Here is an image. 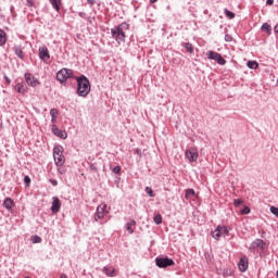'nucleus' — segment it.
Segmentation results:
<instances>
[{"label":"nucleus","instance_id":"1","mask_svg":"<svg viewBox=\"0 0 278 278\" xmlns=\"http://www.w3.org/2000/svg\"><path fill=\"white\" fill-rule=\"evenodd\" d=\"M74 79L77 83L76 94L83 98L88 97L91 90L90 80L88 79V77H86L85 75H80V76L74 77Z\"/></svg>","mask_w":278,"mask_h":278},{"label":"nucleus","instance_id":"2","mask_svg":"<svg viewBox=\"0 0 278 278\" xmlns=\"http://www.w3.org/2000/svg\"><path fill=\"white\" fill-rule=\"evenodd\" d=\"M129 29V24L124 22L114 28L111 29V35L112 38L117 42V45H122V42H125L127 35L125 31H128Z\"/></svg>","mask_w":278,"mask_h":278},{"label":"nucleus","instance_id":"3","mask_svg":"<svg viewBox=\"0 0 278 278\" xmlns=\"http://www.w3.org/2000/svg\"><path fill=\"white\" fill-rule=\"evenodd\" d=\"M108 214H110V211H108V204H100L97 207V211L93 216L94 223H99L100 225H105L110 218H108Z\"/></svg>","mask_w":278,"mask_h":278},{"label":"nucleus","instance_id":"4","mask_svg":"<svg viewBox=\"0 0 278 278\" xmlns=\"http://www.w3.org/2000/svg\"><path fill=\"white\" fill-rule=\"evenodd\" d=\"M75 73L71 68L63 67L56 73V81H60L62 86H66L68 79H75Z\"/></svg>","mask_w":278,"mask_h":278},{"label":"nucleus","instance_id":"5","mask_svg":"<svg viewBox=\"0 0 278 278\" xmlns=\"http://www.w3.org/2000/svg\"><path fill=\"white\" fill-rule=\"evenodd\" d=\"M53 157L56 166H64L66 159L64 157V148L62 146H55L53 148Z\"/></svg>","mask_w":278,"mask_h":278},{"label":"nucleus","instance_id":"6","mask_svg":"<svg viewBox=\"0 0 278 278\" xmlns=\"http://www.w3.org/2000/svg\"><path fill=\"white\" fill-rule=\"evenodd\" d=\"M229 231H231V227L218 225L216 229L211 232V236L214 240H220V238L229 236Z\"/></svg>","mask_w":278,"mask_h":278},{"label":"nucleus","instance_id":"7","mask_svg":"<svg viewBox=\"0 0 278 278\" xmlns=\"http://www.w3.org/2000/svg\"><path fill=\"white\" fill-rule=\"evenodd\" d=\"M24 79L29 88H38V86L41 84L40 79H38L36 76H34V74L29 72L24 74Z\"/></svg>","mask_w":278,"mask_h":278},{"label":"nucleus","instance_id":"8","mask_svg":"<svg viewBox=\"0 0 278 278\" xmlns=\"http://www.w3.org/2000/svg\"><path fill=\"white\" fill-rule=\"evenodd\" d=\"M206 58L208 60H214L215 62H217V64H219V66H225V64H227V60H225L223 55H220V53L214 52L212 50L206 52Z\"/></svg>","mask_w":278,"mask_h":278},{"label":"nucleus","instance_id":"9","mask_svg":"<svg viewBox=\"0 0 278 278\" xmlns=\"http://www.w3.org/2000/svg\"><path fill=\"white\" fill-rule=\"evenodd\" d=\"M155 264L159 268H168V266H175V261H173V258H169L168 256L156 257Z\"/></svg>","mask_w":278,"mask_h":278},{"label":"nucleus","instance_id":"10","mask_svg":"<svg viewBox=\"0 0 278 278\" xmlns=\"http://www.w3.org/2000/svg\"><path fill=\"white\" fill-rule=\"evenodd\" d=\"M185 156L189 162H197L199 160V150L197 148H190L185 151Z\"/></svg>","mask_w":278,"mask_h":278},{"label":"nucleus","instance_id":"11","mask_svg":"<svg viewBox=\"0 0 278 278\" xmlns=\"http://www.w3.org/2000/svg\"><path fill=\"white\" fill-rule=\"evenodd\" d=\"M264 247H266V242H264V240L262 239H256L251 243L249 251L251 253H255L257 249H261V251H264Z\"/></svg>","mask_w":278,"mask_h":278},{"label":"nucleus","instance_id":"12","mask_svg":"<svg viewBox=\"0 0 278 278\" xmlns=\"http://www.w3.org/2000/svg\"><path fill=\"white\" fill-rule=\"evenodd\" d=\"M39 60H41V62H45V64H47V62L51 60V54L49 53V48H47V46L39 48Z\"/></svg>","mask_w":278,"mask_h":278},{"label":"nucleus","instance_id":"13","mask_svg":"<svg viewBox=\"0 0 278 278\" xmlns=\"http://www.w3.org/2000/svg\"><path fill=\"white\" fill-rule=\"evenodd\" d=\"M62 207V202L60 201V198L53 197L52 198V205H51V212L52 214H58Z\"/></svg>","mask_w":278,"mask_h":278},{"label":"nucleus","instance_id":"14","mask_svg":"<svg viewBox=\"0 0 278 278\" xmlns=\"http://www.w3.org/2000/svg\"><path fill=\"white\" fill-rule=\"evenodd\" d=\"M238 268L241 273H247V270H249V258L247 256L240 258Z\"/></svg>","mask_w":278,"mask_h":278},{"label":"nucleus","instance_id":"15","mask_svg":"<svg viewBox=\"0 0 278 278\" xmlns=\"http://www.w3.org/2000/svg\"><path fill=\"white\" fill-rule=\"evenodd\" d=\"M52 134H54V136H58V138H61L62 140H66L67 138L66 131L58 128L55 124L52 125Z\"/></svg>","mask_w":278,"mask_h":278},{"label":"nucleus","instance_id":"16","mask_svg":"<svg viewBox=\"0 0 278 278\" xmlns=\"http://www.w3.org/2000/svg\"><path fill=\"white\" fill-rule=\"evenodd\" d=\"M15 205L16 204L14 203V200H12V198H5L2 203V207H4V210H7L8 212H12Z\"/></svg>","mask_w":278,"mask_h":278},{"label":"nucleus","instance_id":"17","mask_svg":"<svg viewBox=\"0 0 278 278\" xmlns=\"http://www.w3.org/2000/svg\"><path fill=\"white\" fill-rule=\"evenodd\" d=\"M102 273H104L106 277H116L118 275V273L116 271V268L112 266H104L102 268Z\"/></svg>","mask_w":278,"mask_h":278},{"label":"nucleus","instance_id":"18","mask_svg":"<svg viewBox=\"0 0 278 278\" xmlns=\"http://www.w3.org/2000/svg\"><path fill=\"white\" fill-rule=\"evenodd\" d=\"M13 51H14L15 55H17V58L20 60H25V52H23V47L14 46L13 47Z\"/></svg>","mask_w":278,"mask_h":278},{"label":"nucleus","instance_id":"19","mask_svg":"<svg viewBox=\"0 0 278 278\" xmlns=\"http://www.w3.org/2000/svg\"><path fill=\"white\" fill-rule=\"evenodd\" d=\"M15 90L20 94H25V92H27V86H25V83H17L15 85Z\"/></svg>","mask_w":278,"mask_h":278},{"label":"nucleus","instance_id":"20","mask_svg":"<svg viewBox=\"0 0 278 278\" xmlns=\"http://www.w3.org/2000/svg\"><path fill=\"white\" fill-rule=\"evenodd\" d=\"M49 2L55 12H60L62 8V0H49Z\"/></svg>","mask_w":278,"mask_h":278},{"label":"nucleus","instance_id":"21","mask_svg":"<svg viewBox=\"0 0 278 278\" xmlns=\"http://www.w3.org/2000/svg\"><path fill=\"white\" fill-rule=\"evenodd\" d=\"M8 42V34L0 28V47H3Z\"/></svg>","mask_w":278,"mask_h":278},{"label":"nucleus","instance_id":"22","mask_svg":"<svg viewBox=\"0 0 278 278\" xmlns=\"http://www.w3.org/2000/svg\"><path fill=\"white\" fill-rule=\"evenodd\" d=\"M181 47H184L187 53H194V46L191 42H182Z\"/></svg>","mask_w":278,"mask_h":278},{"label":"nucleus","instance_id":"23","mask_svg":"<svg viewBox=\"0 0 278 278\" xmlns=\"http://www.w3.org/2000/svg\"><path fill=\"white\" fill-rule=\"evenodd\" d=\"M134 227H136V219H131L126 224V230L128 233H134Z\"/></svg>","mask_w":278,"mask_h":278},{"label":"nucleus","instance_id":"24","mask_svg":"<svg viewBox=\"0 0 278 278\" xmlns=\"http://www.w3.org/2000/svg\"><path fill=\"white\" fill-rule=\"evenodd\" d=\"M262 31H265V34H267L268 36H270V34H273V28L270 27V24L268 23H264L261 27Z\"/></svg>","mask_w":278,"mask_h":278},{"label":"nucleus","instance_id":"25","mask_svg":"<svg viewBox=\"0 0 278 278\" xmlns=\"http://www.w3.org/2000/svg\"><path fill=\"white\" fill-rule=\"evenodd\" d=\"M248 68H252V70H257L260 64L257 63V61H248L247 63Z\"/></svg>","mask_w":278,"mask_h":278},{"label":"nucleus","instance_id":"26","mask_svg":"<svg viewBox=\"0 0 278 278\" xmlns=\"http://www.w3.org/2000/svg\"><path fill=\"white\" fill-rule=\"evenodd\" d=\"M197 192H194V189H188L185 193V199H192V197H195Z\"/></svg>","mask_w":278,"mask_h":278},{"label":"nucleus","instance_id":"27","mask_svg":"<svg viewBox=\"0 0 278 278\" xmlns=\"http://www.w3.org/2000/svg\"><path fill=\"white\" fill-rule=\"evenodd\" d=\"M224 14H225V16H226L227 18H230V20L236 18V13L229 11L228 9H225V10H224Z\"/></svg>","mask_w":278,"mask_h":278},{"label":"nucleus","instance_id":"28","mask_svg":"<svg viewBox=\"0 0 278 278\" xmlns=\"http://www.w3.org/2000/svg\"><path fill=\"white\" fill-rule=\"evenodd\" d=\"M60 112L58 111V109H51L50 110V116L51 118H58Z\"/></svg>","mask_w":278,"mask_h":278},{"label":"nucleus","instance_id":"29","mask_svg":"<svg viewBox=\"0 0 278 278\" xmlns=\"http://www.w3.org/2000/svg\"><path fill=\"white\" fill-rule=\"evenodd\" d=\"M155 225H162V215L156 214L153 218Z\"/></svg>","mask_w":278,"mask_h":278},{"label":"nucleus","instance_id":"30","mask_svg":"<svg viewBox=\"0 0 278 278\" xmlns=\"http://www.w3.org/2000/svg\"><path fill=\"white\" fill-rule=\"evenodd\" d=\"M242 203H244V201H242V199H235L233 200L235 207H240V205H242Z\"/></svg>","mask_w":278,"mask_h":278},{"label":"nucleus","instance_id":"31","mask_svg":"<svg viewBox=\"0 0 278 278\" xmlns=\"http://www.w3.org/2000/svg\"><path fill=\"white\" fill-rule=\"evenodd\" d=\"M240 214L242 215L251 214V208L249 206H244L243 210L240 211Z\"/></svg>","mask_w":278,"mask_h":278},{"label":"nucleus","instance_id":"32","mask_svg":"<svg viewBox=\"0 0 278 278\" xmlns=\"http://www.w3.org/2000/svg\"><path fill=\"white\" fill-rule=\"evenodd\" d=\"M27 8H36V1L34 0H26Z\"/></svg>","mask_w":278,"mask_h":278},{"label":"nucleus","instance_id":"33","mask_svg":"<svg viewBox=\"0 0 278 278\" xmlns=\"http://www.w3.org/2000/svg\"><path fill=\"white\" fill-rule=\"evenodd\" d=\"M24 184H25V186L29 187L31 185V178H29V176H25Z\"/></svg>","mask_w":278,"mask_h":278},{"label":"nucleus","instance_id":"34","mask_svg":"<svg viewBox=\"0 0 278 278\" xmlns=\"http://www.w3.org/2000/svg\"><path fill=\"white\" fill-rule=\"evenodd\" d=\"M146 192L152 198L155 197V193H153V189H151V187H146Z\"/></svg>","mask_w":278,"mask_h":278},{"label":"nucleus","instance_id":"35","mask_svg":"<svg viewBox=\"0 0 278 278\" xmlns=\"http://www.w3.org/2000/svg\"><path fill=\"white\" fill-rule=\"evenodd\" d=\"M33 242L34 244H40V242H42V238H40L39 236H35Z\"/></svg>","mask_w":278,"mask_h":278},{"label":"nucleus","instance_id":"36","mask_svg":"<svg viewBox=\"0 0 278 278\" xmlns=\"http://www.w3.org/2000/svg\"><path fill=\"white\" fill-rule=\"evenodd\" d=\"M112 173H114V175H121V166H115L113 169H112Z\"/></svg>","mask_w":278,"mask_h":278},{"label":"nucleus","instance_id":"37","mask_svg":"<svg viewBox=\"0 0 278 278\" xmlns=\"http://www.w3.org/2000/svg\"><path fill=\"white\" fill-rule=\"evenodd\" d=\"M270 212L274 214V216L278 217V207L277 206H270Z\"/></svg>","mask_w":278,"mask_h":278},{"label":"nucleus","instance_id":"38","mask_svg":"<svg viewBox=\"0 0 278 278\" xmlns=\"http://www.w3.org/2000/svg\"><path fill=\"white\" fill-rule=\"evenodd\" d=\"M232 40H233V37L231 35H229V34L225 35V41L226 42H231Z\"/></svg>","mask_w":278,"mask_h":278},{"label":"nucleus","instance_id":"39","mask_svg":"<svg viewBox=\"0 0 278 278\" xmlns=\"http://www.w3.org/2000/svg\"><path fill=\"white\" fill-rule=\"evenodd\" d=\"M90 170H92L93 173H97L99 170V168H97V165L94 164H90L89 166Z\"/></svg>","mask_w":278,"mask_h":278},{"label":"nucleus","instance_id":"40","mask_svg":"<svg viewBox=\"0 0 278 278\" xmlns=\"http://www.w3.org/2000/svg\"><path fill=\"white\" fill-rule=\"evenodd\" d=\"M135 153H137V155H138L139 157H142V150H140V148H137V149L135 150Z\"/></svg>","mask_w":278,"mask_h":278},{"label":"nucleus","instance_id":"41","mask_svg":"<svg viewBox=\"0 0 278 278\" xmlns=\"http://www.w3.org/2000/svg\"><path fill=\"white\" fill-rule=\"evenodd\" d=\"M275 4V0H267L266 1V5H274Z\"/></svg>","mask_w":278,"mask_h":278},{"label":"nucleus","instance_id":"42","mask_svg":"<svg viewBox=\"0 0 278 278\" xmlns=\"http://www.w3.org/2000/svg\"><path fill=\"white\" fill-rule=\"evenodd\" d=\"M87 3H89V5H94V3H97V1L96 0H87Z\"/></svg>","mask_w":278,"mask_h":278},{"label":"nucleus","instance_id":"43","mask_svg":"<svg viewBox=\"0 0 278 278\" xmlns=\"http://www.w3.org/2000/svg\"><path fill=\"white\" fill-rule=\"evenodd\" d=\"M78 16H80V18H86V13L85 12H79Z\"/></svg>","mask_w":278,"mask_h":278},{"label":"nucleus","instance_id":"44","mask_svg":"<svg viewBox=\"0 0 278 278\" xmlns=\"http://www.w3.org/2000/svg\"><path fill=\"white\" fill-rule=\"evenodd\" d=\"M50 184H52L53 186H58V180H55V179H50Z\"/></svg>","mask_w":278,"mask_h":278},{"label":"nucleus","instance_id":"45","mask_svg":"<svg viewBox=\"0 0 278 278\" xmlns=\"http://www.w3.org/2000/svg\"><path fill=\"white\" fill-rule=\"evenodd\" d=\"M51 123H53V125H55V123H58V117H51Z\"/></svg>","mask_w":278,"mask_h":278},{"label":"nucleus","instance_id":"46","mask_svg":"<svg viewBox=\"0 0 278 278\" xmlns=\"http://www.w3.org/2000/svg\"><path fill=\"white\" fill-rule=\"evenodd\" d=\"M4 79H5L7 84H12V80L10 79V77L5 76Z\"/></svg>","mask_w":278,"mask_h":278},{"label":"nucleus","instance_id":"47","mask_svg":"<svg viewBox=\"0 0 278 278\" xmlns=\"http://www.w3.org/2000/svg\"><path fill=\"white\" fill-rule=\"evenodd\" d=\"M58 170H59L60 175H64V169L59 168Z\"/></svg>","mask_w":278,"mask_h":278},{"label":"nucleus","instance_id":"48","mask_svg":"<svg viewBox=\"0 0 278 278\" xmlns=\"http://www.w3.org/2000/svg\"><path fill=\"white\" fill-rule=\"evenodd\" d=\"M3 127V121L0 118V129Z\"/></svg>","mask_w":278,"mask_h":278},{"label":"nucleus","instance_id":"49","mask_svg":"<svg viewBox=\"0 0 278 278\" xmlns=\"http://www.w3.org/2000/svg\"><path fill=\"white\" fill-rule=\"evenodd\" d=\"M150 3H157V0H150Z\"/></svg>","mask_w":278,"mask_h":278},{"label":"nucleus","instance_id":"50","mask_svg":"<svg viewBox=\"0 0 278 278\" xmlns=\"http://www.w3.org/2000/svg\"><path fill=\"white\" fill-rule=\"evenodd\" d=\"M60 278H66V275H65V274H62V275L60 276Z\"/></svg>","mask_w":278,"mask_h":278},{"label":"nucleus","instance_id":"51","mask_svg":"<svg viewBox=\"0 0 278 278\" xmlns=\"http://www.w3.org/2000/svg\"><path fill=\"white\" fill-rule=\"evenodd\" d=\"M277 278H278V270L276 271Z\"/></svg>","mask_w":278,"mask_h":278},{"label":"nucleus","instance_id":"52","mask_svg":"<svg viewBox=\"0 0 278 278\" xmlns=\"http://www.w3.org/2000/svg\"><path fill=\"white\" fill-rule=\"evenodd\" d=\"M24 278H31V277H29V276H26V277H24Z\"/></svg>","mask_w":278,"mask_h":278}]
</instances>
